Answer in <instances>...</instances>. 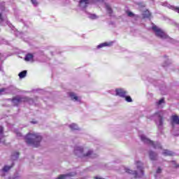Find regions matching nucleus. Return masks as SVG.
<instances>
[{
	"instance_id": "1",
	"label": "nucleus",
	"mask_w": 179,
	"mask_h": 179,
	"mask_svg": "<svg viewBox=\"0 0 179 179\" xmlns=\"http://www.w3.org/2000/svg\"><path fill=\"white\" fill-rule=\"evenodd\" d=\"M43 137L39 133H29L25 137V141L29 145L38 147Z\"/></svg>"
},
{
	"instance_id": "2",
	"label": "nucleus",
	"mask_w": 179,
	"mask_h": 179,
	"mask_svg": "<svg viewBox=\"0 0 179 179\" xmlns=\"http://www.w3.org/2000/svg\"><path fill=\"white\" fill-rule=\"evenodd\" d=\"M136 164L138 171H131V169H129V168H124V166L121 168V171H124L125 173L131 174V176H133V177H135V178H140V177H143V176H144L143 165L140 161H137L136 162Z\"/></svg>"
},
{
	"instance_id": "3",
	"label": "nucleus",
	"mask_w": 179,
	"mask_h": 179,
	"mask_svg": "<svg viewBox=\"0 0 179 179\" xmlns=\"http://www.w3.org/2000/svg\"><path fill=\"white\" fill-rule=\"evenodd\" d=\"M74 154L79 157L80 158H96L98 157L97 154H94L91 150L87 151V154L84 153L83 147L76 145L74 148Z\"/></svg>"
},
{
	"instance_id": "4",
	"label": "nucleus",
	"mask_w": 179,
	"mask_h": 179,
	"mask_svg": "<svg viewBox=\"0 0 179 179\" xmlns=\"http://www.w3.org/2000/svg\"><path fill=\"white\" fill-rule=\"evenodd\" d=\"M152 30L155 31V36H157V37H159L162 40H166L167 41L173 43L174 40L169 37V36H168V34L165 33L162 29H160L158 27V26H156V24H153Z\"/></svg>"
},
{
	"instance_id": "5",
	"label": "nucleus",
	"mask_w": 179,
	"mask_h": 179,
	"mask_svg": "<svg viewBox=\"0 0 179 179\" xmlns=\"http://www.w3.org/2000/svg\"><path fill=\"white\" fill-rule=\"evenodd\" d=\"M148 119L154 120L158 129H162L164 126V112L160 110L159 112H156L152 116H148Z\"/></svg>"
},
{
	"instance_id": "6",
	"label": "nucleus",
	"mask_w": 179,
	"mask_h": 179,
	"mask_svg": "<svg viewBox=\"0 0 179 179\" xmlns=\"http://www.w3.org/2000/svg\"><path fill=\"white\" fill-rule=\"evenodd\" d=\"M141 141L144 143L145 144H148V145H151V147H153L155 150H162V145L160 143L154 141H152L150 138H148L145 134H141L140 136Z\"/></svg>"
},
{
	"instance_id": "7",
	"label": "nucleus",
	"mask_w": 179,
	"mask_h": 179,
	"mask_svg": "<svg viewBox=\"0 0 179 179\" xmlns=\"http://www.w3.org/2000/svg\"><path fill=\"white\" fill-rule=\"evenodd\" d=\"M172 133L174 136H179V116L178 115H173L172 116Z\"/></svg>"
},
{
	"instance_id": "8",
	"label": "nucleus",
	"mask_w": 179,
	"mask_h": 179,
	"mask_svg": "<svg viewBox=\"0 0 179 179\" xmlns=\"http://www.w3.org/2000/svg\"><path fill=\"white\" fill-rule=\"evenodd\" d=\"M128 94V91L125 88H116L115 94L121 96L122 98H125L126 94Z\"/></svg>"
},
{
	"instance_id": "9",
	"label": "nucleus",
	"mask_w": 179,
	"mask_h": 179,
	"mask_svg": "<svg viewBox=\"0 0 179 179\" xmlns=\"http://www.w3.org/2000/svg\"><path fill=\"white\" fill-rule=\"evenodd\" d=\"M24 96H21L20 95H17V96H14V98L12 99V103L13 105H19V103H21L22 102H24Z\"/></svg>"
},
{
	"instance_id": "10",
	"label": "nucleus",
	"mask_w": 179,
	"mask_h": 179,
	"mask_svg": "<svg viewBox=\"0 0 179 179\" xmlns=\"http://www.w3.org/2000/svg\"><path fill=\"white\" fill-rule=\"evenodd\" d=\"M69 95L71 99L75 102H81L82 101L81 96H79L76 92H69Z\"/></svg>"
},
{
	"instance_id": "11",
	"label": "nucleus",
	"mask_w": 179,
	"mask_h": 179,
	"mask_svg": "<svg viewBox=\"0 0 179 179\" xmlns=\"http://www.w3.org/2000/svg\"><path fill=\"white\" fill-rule=\"evenodd\" d=\"M90 3V0H80L79 5L82 9H84Z\"/></svg>"
},
{
	"instance_id": "12",
	"label": "nucleus",
	"mask_w": 179,
	"mask_h": 179,
	"mask_svg": "<svg viewBox=\"0 0 179 179\" xmlns=\"http://www.w3.org/2000/svg\"><path fill=\"white\" fill-rule=\"evenodd\" d=\"M5 134H4V127L3 126H0V143H5Z\"/></svg>"
},
{
	"instance_id": "13",
	"label": "nucleus",
	"mask_w": 179,
	"mask_h": 179,
	"mask_svg": "<svg viewBox=\"0 0 179 179\" xmlns=\"http://www.w3.org/2000/svg\"><path fill=\"white\" fill-rule=\"evenodd\" d=\"M76 172H72V173H67V175H60L57 179H70L71 176H76Z\"/></svg>"
},
{
	"instance_id": "14",
	"label": "nucleus",
	"mask_w": 179,
	"mask_h": 179,
	"mask_svg": "<svg viewBox=\"0 0 179 179\" xmlns=\"http://www.w3.org/2000/svg\"><path fill=\"white\" fill-rule=\"evenodd\" d=\"M165 105V99L164 98H161L159 101L156 102V106L158 108H163Z\"/></svg>"
},
{
	"instance_id": "15",
	"label": "nucleus",
	"mask_w": 179,
	"mask_h": 179,
	"mask_svg": "<svg viewBox=\"0 0 179 179\" xmlns=\"http://www.w3.org/2000/svg\"><path fill=\"white\" fill-rule=\"evenodd\" d=\"M149 157L151 161H157L158 155L157 154H156V152H154L153 151H150Z\"/></svg>"
},
{
	"instance_id": "16",
	"label": "nucleus",
	"mask_w": 179,
	"mask_h": 179,
	"mask_svg": "<svg viewBox=\"0 0 179 179\" xmlns=\"http://www.w3.org/2000/svg\"><path fill=\"white\" fill-rule=\"evenodd\" d=\"M113 41L110 42V43H101V44H99V45H97V48L100 49V48H103V47H110V45H113Z\"/></svg>"
},
{
	"instance_id": "17",
	"label": "nucleus",
	"mask_w": 179,
	"mask_h": 179,
	"mask_svg": "<svg viewBox=\"0 0 179 179\" xmlns=\"http://www.w3.org/2000/svg\"><path fill=\"white\" fill-rule=\"evenodd\" d=\"M106 11L108 12L109 16H113V8L110 6V5L106 4Z\"/></svg>"
},
{
	"instance_id": "18",
	"label": "nucleus",
	"mask_w": 179,
	"mask_h": 179,
	"mask_svg": "<svg viewBox=\"0 0 179 179\" xmlns=\"http://www.w3.org/2000/svg\"><path fill=\"white\" fill-rule=\"evenodd\" d=\"M162 155L164 156H173L174 153L172 151H169V150H164Z\"/></svg>"
},
{
	"instance_id": "19",
	"label": "nucleus",
	"mask_w": 179,
	"mask_h": 179,
	"mask_svg": "<svg viewBox=\"0 0 179 179\" xmlns=\"http://www.w3.org/2000/svg\"><path fill=\"white\" fill-rule=\"evenodd\" d=\"M34 59V55L33 54H27V55H25V57H24V60L25 61H33Z\"/></svg>"
},
{
	"instance_id": "20",
	"label": "nucleus",
	"mask_w": 179,
	"mask_h": 179,
	"mask_svg": "<svg viewBox=\"0 0 179 179\" xmlns=\"http://www.w3.org/2000/svg\"><path fill=\"white\" fill-rule=\"evenodd\" d=\"M24 102H28L30 104H32L34 103V101L32 98H29V96H24Z\"/></svg>"
},
{
	"instance_id": "21",
	"label": "nucleus",
	"mask_w": 179,
	"mask_h": 179,
	"mask_svg": "<svg viewBox=\"0 0 179 179\" xmlns=\"http://www.w3.org/2000/svg\"><path fill=\"white\" fill-rule=\"evenodd\" d=\"M69 127L71 130H78L79 129L78 125L76 124V123H71V124H69Z\"/></svg>"
},
{
	"instance_id": "22",
	"label": "nucleus",
	"mask_w": 179,
	"mask_h": 179,
	"mask_svg": "<svg viewBox=\"0 0 179 179\" xmlns=\"http://www.w3.org/2000/svg\"><path fill=\"white\" fill-rule=\"evenodd\" d=\"M19 152H13L11 155L12 161H16L19 158Z\"/></svg>"
},
{
	"instance_id": "23",
	"label": "nucleus",
	"mask_w": 179,
	"mask_h": 179,
	"mask_svg": "<svg viewBox=\"0 0 179 179\" xmlns=\"http://www.w3.org/2000/svg\"><path fill=\"white\" fill-rule=\"evenodd\" d=\"M162 171L161 168H158V169H157L156 175H155V178H156V179H160Z\"/></svg>"
},
{
	"instance_id": "24",
	"label": "nucleus",
	"mask_w": 179,
	"mask_h": 179,
	"mask_svg": "<svg viewBox=\"0 0 179 179\" xmlns=\"http://www.w3.org/2000/svg\"><path fill=\"white\" fill-rule=\"evenodd\" d=\"M150 10H148V9L146 10H144V12H143V17H150Z\"/></svg>"
},
{
	"instance_id": "25",
	"label": "nucleus",
	"mask_w": 179,
	"mask_h": 179,
	"mask_svg": "<svg viewBox=\"0 0 179 179\" xmlns=\"http://www.w3.org/2000/svg\"><path fill=\"white\" fill-rule=\"evenodd\" d=\"M27 71H22V72H20L19 73V78L20 79H23L24 78H25V76H27Z\"/></svg>"
},
{
	"instance_id": "26",
	"label": "nucleus",
	"mask_w": 179,
	"mask_h": 179,
	"mask_svg": "<svg viewBox=\"0 0 179 179\" xmlns=\"http://www.w3.org/2000/svg\"><path fill=\"white\" fill-rule=\"evenodd\" d=\"M88 17L90 19H97L98 16L96 13H88Z\"/></svg>"
},
{
	"instance_id": "27",
	"label": "nucleus",
	"mask_w": 179,
	"mask_h": 179,
	"mask_svg": "<svg viewBox=\"0 0 179 179\" xmlns=\"http://www.w3.org/2000/svg\"><path fill=\"white\" fill-rule=\"evenodd\" d=\"M6 93H8V88H1L0 95H1L2 94H6Z\"/></svg>"
},
{
	"instance_id": "28",
	"label": "nucleus",
	"mask_w": 179,
	"mask_h": 179,
	"mask_svg": "<svg viewBox=\"0 0 179 179\" xmlns=\"http://www.w3.org/2000/svg\"><path fill=\"white\" fill-rule=\"evenodd\" d=\"M13 165H14V164H12L11 166H4V168H3V171H10V169H11V168H13Z\"/></svg>"
},
{
	"instance_id": "29",
	"label": "nucleus",
	"mask_w": 179,
	"mask_h": 179,
	"mask_svg": "<svg viewBox=\"0 0 179 179\" xmlns=\"http://www.w3.org/2000/svg\"><path fill=\"white\" fill-rule=\"evenodd\" d=\"M124 99H126V101H127V102H132L131 96L127 95V94H126V96H124Z\"/></svg>"
},
{
	"instance_id": "30",
	"label": "nucleus",
	"mask_w": 179,
	"mask_h": 179,
	"mask_svg": "<svg viewBox=\"0 0 179 179\" xmlns=\"http://www.w3.org/2000/svg\"><path fill=\"white\" fill-rule=\"evenodd\" d=\"M31 2L34 6H37L38 5V1H37V0H31Z\"/></svg>"
},
{
	"instance_id": "31",
	"label": "nucleus",
	"mask_w": 179,
	"mask_h": 179,
	"mask_svg": "<svg viewBox=\"0 0 179 179\" xmlns=\"http://www.w3.org/2000/svg\"><path fill=\"white\" fill-rule=\"evenodd\" d=\"M7 24L12 29V30H15V27L10 23V22H7Z\"/></svg>"
},
{
	"instance_id": "32",
	"label": "nucleus",
	"mask_w": 179,
	"mask_h": 179,
	"mask_svg": "<svg viewBox=\"0 0 179 179\" xmlns=\"http://www.w3.org/2000/svg\"><path fill=\"white\" fill-rule=\"evenodd\" d=\"M171 8L179 13V7L178 6H171Z\"/></svg>"
},
{
	"instance_id": "33",
	"label": "nucleus",
	"mask_w": 179,
	"mask_h": 179,
	"mask_svg": "<svg viewBox=\"0 0 179 179\" xmlns=\"http://www.w3.org/2000/svg\"><path fill=\"white\" fill-rule=\"evenodd\" d=\"M127 15L128 16H130V17L134 16V13H133V12H131V11H128Z\"/></svg>"
},
{
	"instance_id": "34",
	"label": "nucleus",
	"mask_w": 179,
	"mask_h": 179,
	"mask_svg": "<svg viewBox=\"0 0 179 179\" xmlns=\"http://www.w3.org/2000/svg\"><path fill=\"white\" fill-rule=\"evenodd\" d=\"M3 21V17L2 16V13H0V23H1Z\"/></svg>"
},
{
	"instance_id": "35",
	"label": "nucleus",
	"mask_w": 179,
	"mask_h": 179,
	"mask_svg": "<svg viewBox=\"0 0 179 179\" xmlns=\"http://www.w3.org/2000/svg\"><path fill=\"white\" fill-rule=\"evenodd\" d=\"M173 166H175V168H179V165H178L177 164H176L175 162H173Z\"/></svg>"
},
{
	"instance_id": "36",
	"label": "nucleus",
	"mask_w": 179,
	"mask_h": 179,
	"mask_svg": "<svg viewBox=\"0 0 179 179\" xmlns=\"http://www.w3.org/2000/svg\"><path fill=\"white\" fill-rule=\"evenodd\" d=\"M17 137H22V133H17Z\"/></svg>"
},
{
	"instance_id": "37",
	"label": "nucleus",
	"mask_w": 179,
	"mask_h": 179,
	"mask_svg": "<svg viewBox=\"0 0 179 179\" xmlns=\"http://www.w3.org/2000/svg\"><path fill=\"white\" fill-rule=\"evenodd\" d=\"M95 179H103V178H99V176H96Z\"/></svg>"
},
{
	"instance_id": "38",
	"label": "nucleus",
	"mask_w": 179,
	"mask_h": 179,
	"mask_svg": "<svg viewBox=\"0 0 179 179\" xmlns=\"http://www.w3.org/2000/svg\"><path fill=\"white\" fill-rule=\"evenodd\" d=\"M14 179H20V178H14Z\"/></svg>"
},
{
	"instance_id": "39",
	"label": "nucleus",
	"mask_w": 179,
	"mask_h": 179,
	"mask_svg": "<svg viewBox=\"0 0 179 179\" xmlns=\"http://www.w3.org/2000/svg\"><path fill=\"white\" fill-rule=\"evenodd\" d=\"M0 69H1V66H0Z\"/></svg>"
}]
</instances>
